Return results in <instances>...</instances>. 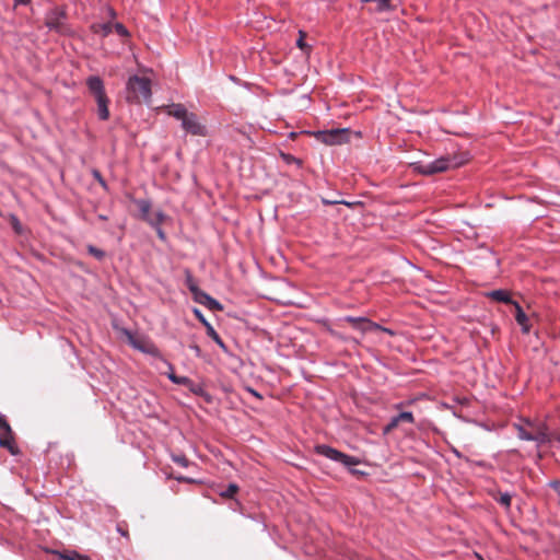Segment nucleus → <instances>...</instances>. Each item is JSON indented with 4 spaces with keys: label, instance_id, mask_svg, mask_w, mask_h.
<instances>
[{
    "label": "nucleus",
    "instance_id": "f257e3e1",
    "mask_svg": "<svg viewBox=\"0 0 560 560\" xmlns=\"http://www.w3.org/2000/svg\"><path fill=\"white\" fill-rule=\"evenodd\" d=\"M513 428L516 430L520 440L533 441L537 446L552 442V434L549 433L545 422L522 418L520 422L513 423Z\"/></svg>",
    "mask_w": 560,
    "mask_h": 560
},
{
    "label": "nucleus",
    "instance_id": "f03ea898",
    "mask_svg": "<svg viewBox=\"0 0 560 560\" xmlns=\"http://www.w3.org/2000/svg\"><path fill=\"white\" fill-rule=\"evenodd\" d=\"M166 113L182 121V128L192 136H207L206 127L199 121L196 114L190 113L180 104H171L166 107Z\"/></svg>",
    "mask_w": 560,
    "mask_h": 560
},
{
    "label": "nucleus",
    "instance_id": "7ed1b4c3",
    "mask_svg": "<svg viewBox=\"0 0 560 560\" xmlns=\"http://www.w3.org/2000/svg\"><path fill=\"white\" fill-rule=\"evenodd\" d=\"M152 96L151 80L145 77L131 75L126 85V101L132 104L149 102Z\"/></svg>",
    "mask_w": 560,
    "mask_h": 560
},
{
    "label": "nucleus",
    "instance_id": "20e7f679",
    "mask_svg": "<svg viewBox=\"0 0 560 560\" xmlns=\"http://www.w3.org/2000/svg\"><path fill=\"white\" fill-rule=\"evenodd\" d=\"M67 18L66 8L56 5L45 13L44 24L50 32L62 36H70L73 32L67 22Z\"/></svg>",
    "mask_w": 560,
    "mask_h": 560
},
{
    "label": "nucleus",
    "instance_id": "39448f33",
    "mask_svg": "<svg viewBox=\"0 0 560 560\" xmlns=\"http://www.w3.org/2000/svg\"><path fill=\"white\" fill-rule=\"evenodd\" d=\"M86 86L94 96L97 104V116L105 121L109 118V98L106 95L103 80L97 75H91L86 79Z\"/></svg>",
    "mask_w": 560,
    "mask_h": 560
},
{
    "label": "nucleus",
    "instance_id": "423d86ee",
    "mask_svg": "<svg viewBox=\"0 0 560 560\" xmlns=\"http://www.w3.org/2000/svg\"><path fill=\"white\" fill-rule=\"evenodd\" d=\"M413 170L422 175H433L436 173L446 172L450 168L457 166V163L451 156H441L432 162H417L413 163Z\"/></svg>",
    "mask_w": 560,
    "mask_h": 560
},
{
    "label": "nucleus",
    "instance_id": "0eeeda50",
    "mask_svg": "<svg viewBox=\"0 0 560 560\" xmlns=\"http://www.w3.org/2000/svg\"><path fill=\"white\" fill-rule=\"evenodd\" d=\"M314 451L316 454L329 458L334 462L340 463L347 467L360 464V460L357 457L345 454L326 444L316 445Z\"/></svg>",
    "mask_w": 560,
    "mask_h": 560
},
{
    "label": "nucleus",
    "instance_id": "6e6552de",
    "mask_svg": "<svg viewBox=\"0 0 560 560\" xmlns=\"http://www.w3.org/2000/svg\"><path fill=\"white\" fill-rule=\"evenodd\" d=\"M342 320L350 324L354 329H357L361 332H368L371 330H381L390 336H393L395 334L390 328L383 327L380 324L374 323L366 317L345 316L342 318Z\"/></svg>",
    "mask_w": 560,
    "mask_h": 560
},
{
    "label": "nucleus",
    "instance_id": "1a4fd4ad",
    "mask_svg": "<svg viewBox=\"0 0 560 560\" xmlns=\"http://www.w3.org/2000/svg\"><path fill=\"white\" fill-rule=\"evenodd\" d=\"M0 446L13 455L18 453L13 431L3 415H0Z\"/></svg>",
    "mask_w": 560,
    "mask_h": 560
},
{
    "label": "nucleus",
    "instance_id": "9d476101",
    "mask_svg": "<svg viewBox=\"0 0 560 560\" xmlns=\"http://www.w3.org/2000/svg\"><path fill=\"white\" fill-rule=\"evenodd\" d=\"M317 139L328 145L341 144L347 141L346 130L332 129L327 131H320L317 135Z\"/></svg>",
    "mask_w": 560,
    "mask_h": 560
},
{
    "label": "nucleus",
    "instance_id": "9b49d317",
    "mask_svg": "<svg viewBox=\"0 0 560 560\" xmlns=\"http://www.w3.org/2000/svg\"><path fill=\"white\" fill-rule=\"evenodd\" d=\"M191 294L195 302L206 306L211 311H222L223 308L219 301H217L215 299H213L212 296H210L208 293L200 289H198Z\"/></svg>",
    "mask_w": 560,
    "mask_h": 560
},
{
    "label": "nucleus",
    "instance_id": "f8f14e48",
    "mask_svg": "<svg viewBox=\"0 0 560 560\" xmlns=\"http://www.w3.org/2000/svg\"><path fill=\"white\" fill-rule=\"evenodd\" d=\"M513 304L515 306L516 323L522 327L524 334H528L530 331L529 318L517 302H513Z\"/></svg>",
    "mask_w": 560,
    "mask_h": 560
},
{
    "label": "nucleus",
    "instance_id": "ddd939ff",
    "mask_svg": "<svg viewBox=\"0 0 560 560\" xmlns=\"http://www.w3.org/2000/svg\"><path fill=\"white\" fill-rule=\"evenodd\" d=\"M488 298H490L493 301L501 302V303H513L511 300L510 292L506 290H493L487 294Z\"/></svg>",
    "mask_w": 560,
    "mask_h": 560
},
{
    "label": "nucleus",
    "instance_id": "4468645a",
    "mask_svg": "<svg viewBox=\"0 0 560 560\" xmlns=\"http://www.w3.org/2000/svg\"><path fill=\"white\" fill-rule=\"evenodd\" d=\"M91 31L94 34H98L103 37L108 36L113 32V24L112 23H93L91 25Z\"/></svg>",
    "mask_w": 560,
    "mask_h": 560
},
{
    "label": "nucleus",
    "instance_id": "2eb2a0df",
    "mask_svg": "<svg viewBox=\"0 0 560 560\" xmlns=\"http://www.w3.org/2000/svg\"><path fill=\"white\" fill-rule=\"evenodd\" d=\"M136 203L140 210L141 219L144 220L145 222H148V219H151V217H152V215H150V210L152 207L151 201L148 199H139L136 201Z\"/></svg>",
    "mask_w": 560,
    "mask_h": 560
},
{
    "label": "nucleus",
    "instance_id": "dca6fc26",
    "mask_svg": "<svg viewBox=\"0 0 560 560\" xmlns=\"http://www.w3.org/2000/svg\"><path fill=\"white\" fill-rule=\"evenodd\" d=\"M171 372L167 374L168 380L177 385L188 386L192 385V381L187 376H178L174 373V369L172 364H168Z\"/></svg>",
    "mask_w": 560,
    "mask_h": 560
},
{
    "label": "nucleus",
    "instance_id": "f3484780",
    "mask_svg": "<svg viewBox=\"0 0 560 560\" xmlns=\"http://www.w3.org/2000/svg\"><path fill=\"white\" fill-rule=\"evenodd\" d=\"M166 219V215L164 214L163 211H158L154 213L153 217H151V219H148V223L152 226V228H160L162 226L163 222L165 221Z\"/></svg>",
    "mask_w": 560,
    "mask_h": 560
},
{
    "label": "nucleus",
    "instance_id": "a211bd4d",
    "mask_svg": "<svg viewBox=\"0 0 560 560\" xmlns=\"http://www.w3.org/2000/svg\"><path fill=\"white\" fill-rule=\"evenodd\" d=\"M207 335L222 349H225V345L219 334L215 331L212 325H210L207 329Z\"/></svg>",
    "mask_w": 560,
    "mask_h": 560
},
{
    "label": "nucleus",
    "instance_id": "6ab92c4d",
    "mask_svg": "<svg viewBox=\"0 0 560 560\" xmlns=\"http://www.w3.org/2000/svg\"><path fill=\"white\" fill-rule=\"evenodd\" d=\"M494 500L505 509H510L512 497L510 493L504 492L499 493V497H494Z\"/></svg>",
    "mask_w": 560,
    "mask_h": 560
},
{
    "label": "nucleus",
    "instance_id": "aec40b11",
    "mask_svg": "<svg viewBox=\"0 0 560 560\" xmlns=\"http://www.w3.org/2000/svg\"><path fill=\"white\" fill-rule=\"evenodd\" d=\"M185 283L191 293L199 289L195 278L189 270L186 271Z\"/></svg>",
    "mask_w": 560,
    "mask_h": 560
},
{
    "label": "nucleus",
    "instance_id": "412c9836",
    "mask_svg": "<svg viewBox=\"0 0 560 560\" xmlns=\"http://www.w3.org/2000/svg\"><path fill=\"white\" fill-rule=\"evenodd\" d=\"M66 560H91L89 556L79 553L77 551H68L61 556Z\"/></svg>",
    "mask_w": 560,
    "mask_h": 560
},
{
    "label": "nucleus",
    "instance_id": "4be33fe9",
    "mask_svg": "<svg viewBox=\"0 0 560 560\" xmlns=\"http://www.w3.org/2000/svg\"><path fill=\"white\" fill-rule=\"evenodd\" d=\"M238 491V486L235 483H230L225 490H223L220 495L223 498H233Z\"/></svg>",
    "mask_w": 560,
    "mask_h": 560
},
{
    "label": "nucleus",
    "instance_id": "5701e85b",
    "mask_svg": "<svg viewBox=\"0 0 560 560\" xmlns=\"http://www.w3.org/2000/svg\"><path fill=\"white\" fill-rule=\"evenodd\" d=\"M281 159L287 164H296L299 167L302 166V161L290 153H281Z\"/></svg>",
    "mask_w": 560,
    "mask_h": 560
},
{
    "label": "nucleus",
    "instance_id": "b1692460",
    "mask_svg": "<svg viewBox=\"0 0 560 560\" xmlns=\"http://www.w3.org/2000/svg\"><path fill=\"white\" fill-rule=\"evenodd\" d=\"M398 420V422H408V423H415V417L412 412L410 411H402L399 415L395 416Z\"/></svg>",
    "mask_w": 560,
    "mask_h": 560
},
{
    "label": "nucleus",
    "instance_id": "393cba45",
    "mask_svg": "<svg viewBox=\"0 0 560 560\" xmlns=\"http://www.w3.org/2000/svg\"><path fill=\"white\" fill-rule=\"evenodd\" d=\"M86 248H88L89 254L94 256L98 260H102L105 257V252L93 246V245H88Z\"/></svg>",
    "mask_w": 560,
    "mask_h": 560
},
{
    "label": "nucleus",
    "instance_id": "a878e982",
    "mask_svg": "<svg viewBox=\"0 0 560 560\" xmlns=\"http://www.w3.org/2000/svg\"><path fill=\"white\" fill-rule=\"evenodd\" d=\"M113 30L120 36V37H129L130 33L126 28V26L121 23H115L113 24Z\"/></svg>",
    "mask_w": 560,
    "mask_h": 560
},
{
    "label": "nucleus",
    "instance_id": "bb28decb",
    "mask_svg": "<svg viewBox=\"0 0 560 560\" xmlns=\"http://www.w3.org/2000/svg\"><path fill=\"white\" fill-rule=\"evenodd\" d=\"M92 176L94 179L105 189L108 190V185L104 177L102 176L101 172L97 170H92Z\"/></svg>",
    "mask_w": 560,
    "mask_h": 560
},
{
    "label": "nucleus",
    "instance_id": "cd10ccee",
    "mask_svg": "<svg viewBox=\"0 0 560 560\" xmlns=\"http://www.w3.org/2000/svg\"><path fill=\"white\" fill-rule=\"evenodd\" d=\"M116 530L125 537L127 540H129V533H128V525L126 522H119L116 526Z\"/></svg>",
    "mask_w": 560,
    "mask_h": 560
},
{
    "label": "nucleus",
    "instance_id": "c85d7f7f",
    "mask_svg": "<svg viewBox=\"0 0 560 560\" xmlns=\"http://www.w3.org/2000/svg\"><path fill=\"white\" fill-rule=\"evenodd\" d=\"M376 3H377V8L376 10L378 12H383V11H389L392 10V4H390V0H375Z\"/></svg>",
    "mask_w": 560,
    "mask_h": 560
},
{
    "label": "nucleus",
    "instance_id": "c756f323",
    "mask_svg": "<svg viewBox=\"0 0 560 560\" xmlns=\"http://www.w3.org/2000/svg\"><path fill=\"white\" fill-rule=\"evenodd\" d=\"M195 317L205 326V328L207 329L211 324L206 319V317L203 316V314L201 313L200 310L198 308H194L192 311Z\"/></svg>",
    "mask_w": 560,
    "mask_h": 560
},
{
    "label": "nucleus",
    "instance_id": "7c9ffc66",
    "mask_svg": "<svg viewBox=\"0 0 560 560\" xmlns=\"http://www.w3.org/2000/svg\"><path fill=\"white\" fill-rule=\"evenodd\" d=\"M399 425V422L396 417H393L390 421L386 424L384 428L385 433L392 432L394 429H396Z\"/></svg>",
    "mask_w": 560,
    "mask_h": 560
},
{
    "label": "nucleus",
    "instance_id": "2f4dec72",
    "mask_svg": "<svg viewBox=\"0 0 560 560\" xmlns=\"http://www.w3.org/2000/svg\"><path fill=\"white\" fill-rule=\"evenodd\" d=\"M549 487L558 494L559 505H560V479L551 480L549 482Z\"/></svg>",
    "mask_w": 560,
    "mask_h": 560
},
{
    "label": "nucleus",
    "instance_id": "473e14b6",
    "mask_svg": "<svg viewBox=\"0 0 560 560\" xmlns=\"http://www.w3.org/2000/svg\"><path fill=\"white\" fill-rule=\"evenodd\" d=\"M173 460L177 464H179L180 466L183 467H187L189 462L188 459L186 458L185 455H180V456H173Z\"/></svg>",
    "mask_w": 560,
    "mask_h": 560
},
{
    "label": "nucleus",
    "instance_id": "72a5a7b5",
    "mask_svg": "<svg viewBox=\"0 0 560 560\" xmlns=\"http://www.w3.org/2000/svg\"><path fill=\"white\" fill-rule=\"evenodd\" d=\"M304 37H305V33L300 31V37L299 39L296 40V45L298 47H300L301 49H304L305 47V43H304Z\"/></svg>",
    "mask_w": 560,
    "mask_h": 560
},
{
    "label": "nucleus",
    "instance_id": "f704fd0d",
    "mask_svg": "<svg viewBox=\"0 0 560 560\" xmlns=\"http://www.w3.org/2000/svg\"><path fill=\"white\" fill-rule=\"evenodd\" d=\"M246 390L252 395L254 396L255 398H257L258 400H261L262 399V395L259 394L256 389L252 388V387H246Z\"/></svg>",
    "mask_w": 560,
    "mask_h": 560
},
{
    "label": "nucleus",
    "instance_id": "c9c22d12",
    "mask_svg": "<svg viewBox=\"0 0 560 560\" xmlns=\"http://www.w3.org/2000/svg\"><path fill=\"white\" fill-rule=\"evenodd\" d=\"M153 229L156 231V234H158L160 240H162V241L166 240V235H165V232L163 231L162 226L153 228Z\"/></svg>",
    "mask_w": 560,
    "mask_h": 560
},
{
    "label": "nucleus",
    "instance_id": "e433bc0d",
    "mask_svg": "<svg viewBox=\"0 0 560 560\" xmlns=\"http://www.w3.org/2000/svg\"><path fill=\"white\" fill-rule=\"evenodd\" d=\"M187 387H189L190 390L195 394H199L201 392V387L197 386L194 382H192V385H188Z\"/></svg>",
    "mask_w": 560,
    "mask_h": 560
},
{
    "label": "nucleus",
    "instance_id": "4c0bfd02",
    "mask_svg": "<svg viewBox=\"0 0 560 560\" xmlns=\"http://www.w3.org/2000/svg\"><path fill=\"white\" fill-rule=\"evenodd\" d=\"M14 2V5L18 7V5H27L31 3V0H13Z\"/></svg>",
    "mask_w": 560,
    "mask_h": 560
},
{
    "label": "nucleus",
    "instance_id": "58836bf2",
    "mask_svg": "<svg viewBox=\"0 0 560 560\" xmlns=\"http://www.w3.org/2000/svg\"><path fill=\"white\" fill-rule=\"evenodd\" d=\"M553 440H556V441L560 442V435H557V436H556V435H553V434H552V441H553Z\"/></svg>",
    "mask_w": 560,
    "mask_h": 560
},
{
    "label": "nucleus",
    "instance_id": "ea45409f",
    "mask_svg": "<svg viewBox=\"0 0 560 560\" xmlns=\"http://www.w3.org/2000/svg\"><path fill=\"white\" fill-rule=\"evenodd\" d=\"M109 14H110V16H115L116 13L113 9H109Z\"/></svg>",
    "mask_w": 560,
    "mask_h": 560
}]
</instances>
